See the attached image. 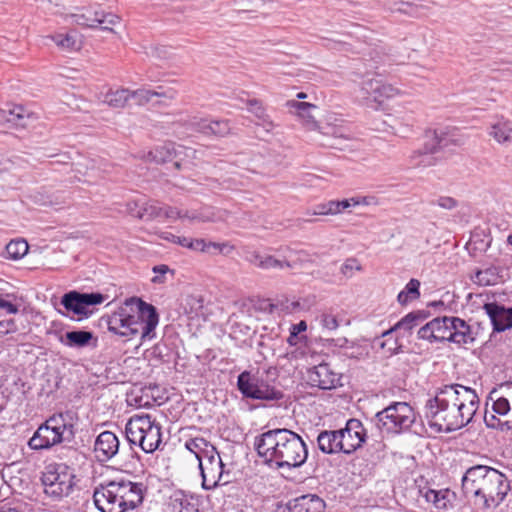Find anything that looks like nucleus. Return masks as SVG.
<instances>
[{"label": "nucleus", "instance_id": "obj_1", "mask_svg": "<svg viewBox=\"0 0 512 512\" xmlns=\"http://www.w3.org/2000/svg\"><path fill=\"white\" fill-rule=\"evenodd\" d=\"M475 390L461 384L438 388L424 406V416L438 432H452L468 425L479 408Z\"/></svg>", "mask_w": 512, "mask_h": 512}, {"label": "nucleus", "instance_id": "obj_2", "mask_svg": "<svg viewBox=\"0 0 512 512\" xmlns=\"http://www.w3.org/2000/svg\"><path fill=\"white\" fill-rule=\"evenodd\" d=\"M254 446L258 455L277 469L299 468L308 457V449L301 436L286 428L262 433L255 438Z\"/></svg>", "mask_w": 512, "mask_h": 512}, {"label": "nucleus", "instance_id": "obj_3", "mask_svg": "<svg viewBox=\"0 0 512 512\" xmlns=\"http://www.w3.org/2000/svg\"><path fill=\"white\" fill-rule=\"evenodd\" d=\"M462 489L466 497L473 499L482 510L498 507L510 490L507 477L498 470L476 465L466 470L462 477Z\"/></svg>", "mask_w": 512, "mask_h": 512}, {"label": "nucleus", "instance_id": "obj_4", "mask_svg": "<svg viewBox=\"0 0 512 512\" xmlns=\"http://www.w3.org/2000/svg\"><path fill=\"white\" fill-rule=\"evenodd\" d=\"M144 491L142 483L116 479L96 486L93 500L100 512H127L142 503Z\"/></svg>", "mask_w": 512, "mask_h": 512}, {"label": "nucleus", "instance_id": "obj_5", "mask_svg": "<svg viewBox=\"0 0 512 512\" xmlns=\"http://www.w3.org/2000/svg\"><path fill=\"white\" fill-rule=\"evenodd\" d=\"M120 310L127 316L128 326H130L128 331L132 332L133 336L141 334L142 341L155 337L159 317L153 305L140 298L132 297L124 302Z\"/></svg>", "mask_w": 512, "mask_h": 512}, {"label": "nucleus", "instance_id": "obj_6", "mask_svg": "<svg viewBox=\"0 0 512 512\" xmlns=\"http://www.w3.org/2000/svg\"><path fill=\"white\" fill-rule=\"evenodd\" d=\"M73 415L72 411H66L50 417L38 427L30 438L29 447L33 450H42L61 443L67 429L72 433L73 425L67 421L73 420Z\"/></svg>", "mask_w": 512, "mask_h": 512}, {"label": "nucleus", "instance_id": "obj_7", "mask_svg": "<svg viewBox=\"0 0 512 512\" xmlns=\"http://www.w3.org/2000/svg\"><path fill=\"white\" fill-rule=\"evenodd\" d=\"M376 425L390 434H399L407 431L415 422L416 416L413 408L406 402H393L379 411L376 416Z\"/></svg>", "mask_w": 512, "mask_h": 512}, {"label": "nucleus", "instance_id": "obj_8", "mask_svg": "<svg viewBox=\"0 0 512 512\" xmlns=\"http://www.w3.org/2000/svg\"><path fill=\"white\" fill-rule=\"evenodd\" d=\"M73 478V473L64 464L48 466L42 476L45 493L56 498L67 496L72 490Z\"/></svg>", "mask_w": 512, "mask_h": 512}, {"label": "nucleus", "instance_id": "obj_9", "mask_svg": "<svg viewBox=\"0 0 512 512\" xmlns=\"http://www.w3.org/2000/svg\"><path fill=\"white\" fill-rule=\"evenodd\" d=\"M400 94V90L391 84L376 78L364 79L359 86V97L367 105L378 107L386 100Z\"/></svg>", "mask_w": 512, "mask_h": 512}, {"label": "nucleus", "instance_id": "obj_10", "mask_svg": "<svg viewBox=\"0 0 512 512\" xmlns=\"http://www.w3.org/2000/svg\"><path fill=\"white\" fill-rule=\"evenodd\" d=\"M105 297L100 293H80L77 291H70L65 293L61 298V304L66 312L58 310L63 316H69V313L79 316L78 320L87 318L90 311L89 306L101 304Z\"/></svg>", "mask_w": 512, "mask_h": 512}, {"label": "nucleus", "instance_id": "obj_11", "mask_svg": "<svg viewBox=\"0 0 512 512\" xmlns=\"http://www.w3.org/2000/svg\"><path fill=\"white\" fill-rule=\"evenodd\" d=\"M237 386L244 397L258 400H275L281 398V392L265 381L253 376L248 371L238 376Z\"/></svg>", "mask_w": 512, "mask_h": 512}, {"label": "nucleus", "instance_id": "obj_12", "mask_svg": "<svg viewBox=\"0 0 512 512\" xmlns=\"http://www.w3.org/2000/svg\"><path fill=\"white\" fill-rule=\"evenodd\" d=\"M202 477V487L205 490H212L218 485H224L229 479L224 475V464L218 451L210 454L202 462L198 463Z\"/></svg>", "mask_w": 512, "mask_h": 512}, {"label": "nucleus", "instance_id": "obj_13", "mask_svg": "<svg viewBox=\"0 0 512 512\" xmlns=\"http://www.w3.org/2000/svg\"><path fill=\"white\" fill-rule=\"evenodd\" d=\"M341 442L343 443V453L351 454L362 446L366 438V430L362 422L358 419H349L345 428L340 429Z\"/></svg>", "mask_w": 512, "mask_h": 512}, {"label": "nucleus", "instance_id": "obj_14", "mask_svg": "<svg viewBox=\"0 0 512 512\" xmlns=\"http://www.w3.org/2000/svg\"><path fill=\"white\" fill-rule=\"evenodd\" d=\"M156 423L155 419L149 414L133 415L125 427L127 440L131 445H142L148 430L153 428Z\"/></svg>", "mask_w": 512, "mask_h": 512}, {"label": "nucleus", "instance_id": "obj_15", "mask_svg": "<svg viewBox=\"0 0 512 512\" xmlns=\"http://www.w3.org/2000/svg\"><path fill=\"white\" fill-rule=\"evenodd\" d=\"M450 317H437L418 330V337L429 342L448 341Z\"/></svg>", "mask_w": 512, "mask_h": 512}, {"label": "nucleus", "instance_id": "obj_16", "mask_svg": "<svg viewBox=\"0 0 512 512\" xmlns=\"http://www.w3.org/2000/svg\"><path fill=\"white\" fill-rule=\"evenodd\" d=\"M340 379V374L335 372L327 363L319 364L309 371L311 384L320 389H334L340 384Z\"/></svg>", "mask_w": 512, "mask_h": 512}, {"label": "nucleus", "instance_id": "obj_17", "mask_svg": "<svg viewBox=\"0 0 512 512\" xmlns=\"http://www.w3.org/2000/svg\"><path fill=\"white\" fill-rule=\"evenodd\" d=\"M119 450V440L110 431H104L98 435L94 444V453L98 461L106 462L114 457Z\"/></svg>", "mask_w": 512, "mask_h": 512}, {"label": "nucleus", "instance_id": "obj_18", "mask_svg": "<svg viewBox=\"0 0 512 512\" xmlns=\"http://www.w3.org/2000/svg\"><path fill=\"white\" fill-rule=\"evenodd\" d=\"M161 238L166 241L178 244L182 247L188 248L192 251L206 252L210 247L219 249L220 251H223L224 248L227 247L231 248L228 244H218L215 242L207 243L204 239H193L184 236H177L170 232H163L161 234Z\"/></svg>", "mask_w": 512, "mask_h": 512}, {"label": "nucleus", "instance_id": "obj_19", "mask_svg": "<svg viewBox=\"0 0 512 512\" xmlns=\"http://www.w3.org/2000/svg\"><path fill=\"white\" fill-rule=\"evenodd\" d=\"M189 126L204 135L226 136L230 133V125L227 120H212L192 117L189 120Z\"/></svg>", "mask_w": 512, "mask_h": 512}, {"label": "nucleus", "instance_id": "obj_20", "mask_svg": "<svg viewBox=\"0 0 512 512\" xmlns=\"http://www.w3.org/2000/svg\"><path fill=\"white\" fill-rule=\"evenodd\" d=\"M77 23L82 26H86L92 29H101L108 32H114L115 27H119L121 25V19L118 15L113 13H95V17L88 22V19L84 15L76 16Z\"/></svg>", "mask_w": 512, "mask_h": 512}, {"label": "nucleus", "instance_id": "obj_21", "mask_svg": "<svg viewBox=\"0 0 512 512\" xmlns=\"http://www.w3.org/2000/svg\"><path fill=\"white\" fill-rule=\"evenodd\" d=\"M484 309L495 331L502 332L512 327V307L507 309L495 303H488Z\"/></svg>", "mask_w": 512, "mask_h": 512}, {"label": "nucleus", "instance_id": "obj_22", "mask_svg": "<svg viewBox=\"0 0 512 512\" xmlns=\"http://www.w3.org/2000/svg\"><path fill=\"white\" fill-rule=\"evenodd\" d=\"M45 44L51 41L62 52L79 51L84 43L82 34H46L44 37Z\"/></svg>", "mask_w": 512, "mask_h": 512}, {"label": "nucleus", "instance_id": "obj_23", "mask_svg": "<svg viewBox=\"0 0 512 512\" xmlns=\"http://www.w3.org/2000/svg\"><path fill=\"white\" fill-rule=\"evenodd\" d=\"M448 341L459 345L472 343L474 337L470 326L461 318L450 317Z\"/></svg>", "mask_w": 512, "mask_h": 512}, {"label": "nucleus", "instance_id": "obj_24", "mask_svg": "<svg viewBox=\"0 0 512 512\" xmlns=\"http://www.w3.org/2000/svg\"><path fill=\"white\" fill-rule=\"evenodd\" d=\"M428 134V145L431 150L448 148L450 146H460L464 143L465 139L462 135L458 134L456 130L438 134L437 132H430Z\"/></svg>", "mask_w": 512, "mask_h": 512}, {"label": "nucleus", "instance_id": "obj_25", "mask_svg": "<svg viewBox=\"0 0 512 512\" xmlns=\"http://www.w3.org/2000/svg\"><path fill=\"white\" fill-rule=\"evenodd\" d=\"M290 512H324L325 502L314 494H307L289 503Z\"/></svg>", "mask_w": 512, "mask_h": 512}, {"label": "nucleus", "instance_id": "obj_26", "mask_svg": "<svg viewBox=\"0 0 512 512\" xmlns=\"http://www.w3.org/2000/svg\"><path fill=\"white\" fill-rule=\"evenodd\" d=\"M341 440L339 430L322 431L317 437L318 448L325 454L343 453Z\"/></svg>", "mask_w": 512, "mask_h": 512}, {"label": "nucleus", "instance_id": "obj_27", "mask_svg": "<svg viewBox=\"0 0 512 512\" xmlns=\"http://www.w3.org/2000/svg\"><path fill=\"white\" fill-rule=\"evenodd\" d=\"M421 493L426 502L431 503L439 510H447L451 507L455 497L454 493L449 489H427L425 492L421 491Z\"/></svg>", "mask_w": 512, "mask_h": 512}, {"label": "nucleus", "instance_id": "obj_28", "mask_svg": "<svg viewBox=\"0 0 512 512\" xmlns=\"http://www.w3.org/2000/svg\"><path fill=\"white\" fill-rule=\"evenodd\" d=\"M227 212L217 210L212 207H204L200 210L188 211L185 210L186 219L190 222H219L225 221L227 218Z\"/></svg>", "mask_w": 512, "mask_h": 512}, {"label": "nucleus", "instance_id": "obj_29", "mask_svg": "<svg viewBox=\"0 0 512 512\" xmlns=\"http://www.w3.org/2000/svg\"><path fill=\"white\" fill-rule=\"evenodd\" d=\"M173 512H199V500L192 494L177 491L171 497Z\"/></svg>", "mask_w": 512, "mask_h": 512}, {"label": "nucleus", "instance_id": "obj_30", "mask_svg": "<svg viewBox=\"0 0 512 512\" xmlns=\"http://www.w3.org/2000/svg\"><path fill=\"white\" fill-rule=\"evenodd\" d=\"M428 317V313L425 311H413L398 321L392 328L384 331L382 336H388L394 331L404 330L410 332L416 326L421 325Z\"/></svg>", "mask_w": 512, "mask_h": 512}, {"label": "nucleus", "instance_id": "obj_31", "mask_svg": "<svg viewBox=\"0 0 512 512\" xmlns=\"http://www.w3.org/2000/svg\"><path fill=\"white\" fill-rule=\"evenodd\" d=\"M248 261L258 268L269 270V269H283L284 267L291 268L289 260H279L272 255L261 254L253 252L248 256Z\"/></svg>", "mask_w": 512, "mask_h": 512}, {"label": "nucleus", "instance_id": "obj_32", "mask_svg": "<svg viewBox=\"0 0 512 512\" xmlns=\"http://www.w3.org/2000/svg\"><path fill=\"white\" fill-rule=\"evenodd\" d=\"M426 140L423 147L414 151L410 156V162L414 167H430L436 164L437 158L435 154L439 152V149L431 150L428 145V134H426Z\"/></svg>", "mask_w": 512, "mask_h": 512}, {"label": "nucleus", "instance_id": "obj_33", "mask_svg": "<svg viewBox=\"0 0 512 512\" xmlns=\"http://www.w3.org/2000/svg\"><path fill=\"white\" fill-rule=\"evenodd\" d=\"M185 448L195 455L198 463L217 451L216 448L203 437H195L186 440Z\"/></svg>", "mask_w": 512, "mask_h": 512}, {"label": "nucleus", "instance_id": "obj_34", "mask_svg": "<svg viewBox=\"0 0 512 512\" xmlns=\"http://www.w3.org/2000/svg\"><path fill=\"white\" fill-rule=\"evenodd\" d=\"M130 90L126 88L109 89L99 95V100L112 108H123L130 100Z\"/></svg>", "mask_w": 512, "mask_h": 512}, {"label": "nucleus", "instance_id": "obj_35", "mask_svg": "<svg viewBox=\"0 0 512 512\" xmlns=\"http://www.w3.org/2000/svg\"><path fill=\"white\" fill-rule=\"evenodd\" d=\"M93 339V333L84 330L68 331L59 338V341L71 348H82L88 346Z\"/></svg>", "mask_w": 512, "mask_h": 512}, {"label": "nucleus", "instance_id": "obj_36", "mask_svg": "<svg viewBox=\"0 0 512 512\" xmlns=\"http://www.w3.org/2000/svg\"><path fill=\"white\" fill-rule=\"evenodd\" d=\"M287 106L294 111V113L307 125H314L315 119L312 115V111L317 108L316 105L299 102L297 100H290L287 102Z\"/></svg>", "mask_w": 512, "mask_h": 512}, {"label": "nucleus", "instance_id": "obj_37", "mask_svg": "<svg viewBox=\"0 0 512 512\" xmlns=\"http://www.w3.org/2000/svg\"><path fill=\"white\" fill-rule=\"evenodd\" d=\"M109 331L124 337H132V332H129L127 316L122 313L120 308L114 312L108 320Z\"/></svg>", "mask_w": 512, "mask_h": 512}, {"label": "nucleus", "instance_id": "obj_38", "mask_svg": "<svg viewBox=\"0 0 512 512\" xmlns=\"http://www.w3.org/2000/svg\"><path fill=\"white\" fill-rule=\"evenodd\" d=\"M25 110L22 106H6L0 109V122L24 126Z\"/></svg>", "mask_w": 512, "mask_h": 512}, {"label": "nucleus", "instance_id": "obj_39", "mask_svg": "<svg viewBox=\"0 0 512 512\" xmlns=\"http://www.w3.org/2000/svg\"><path fill=\"white\" fill-rule=\"evenodd\" d=\"M174 154H176L175 145L172 143H165L149 151L145 158L147 161L159 164L172 159Z\"/></svg>", "mask_w": 512, "mask_h": 512}, {"label": "nucleus", "instance_id": "obj_40", "mask_svg": "<svg viewBox=\"0 0 512 512\" xmlns=\"http://www.w3.org/2000/svg\"><path fill=\"white\" fill-rule=\"evenodd\" d=\"M512 122L499 119L492 124L489 134L498 142L506 143L511 141Z\"/></svg>", "mask_w": 512, "mask_h": 512}, {"label": "nucleus", "instance_id": "obj_41", "mask_svg": "<svg viewBox=\"0 0 512 512\" xmlns=\"http://www.w3.org/2000/svg\"><path fill=\"white\" fill-rule=\"evenodd\" d=\"M161 425L157 422L153 428L148 430L143 444L138 445L145 453H152L158 449L162 441Z\"/></svg>", "mask_w": 512, "mask_h": 512}, {"label": "nucleus", "instance_id": "obj_42", "mask_svg": "<svg viewBox=\"0 0 512 512\" xmlns=\"http://www.w3.org/2000/svg\"><path fill=\"white\" fill-rule=\"evenodd\" d=\"M137 217L140 219H162L163 205L156 201L145 202L137 212Z\"/></svg>", "mask_w": 512, "mask_h": 512}, {"label": "nucleus", "instance_id": "obj_43", "mask_svg": "<svg viewBox=\"0 0 512 512\" xmlns=\"http://www.w3.org/2000/svg\"><path fill=\"white\" fill-rule=\"evenodd\" d=\"M5 250L8 259L19 260L28 253L29 246L24 239H16L11 240Z\"/></svg>", "mask_w": 512, "mask_h": 512}, {"label": "nucleus", "instance_id": "obj_44", "mask_svg": "<svg viewBox=\"0 0 512 512\" xmlns=\"http://www.w3.org/2000/svg\"><path fill=\"white\" fill-rule=\"evenodd\" d=\"M248 105L249 111L258 119L257 124L261 125L266 131H270L273 128V122L269 119L262 104L258 100L253 99L248 102Z\"/></svg>", "mask_w": 512, "mask_h": 512}, {"label": "nucleus", "instance_id": "obj_45", "mask_svg": "<svg viewBox=\"0 0 512 512\" xmlns=\"http://www.w3.org/2000/svg\"><path fill=\"white\" fill-rule=\"evenodd\" d=\"M420 282L417 279H411L405 288L398 294L397 300L401 305L407 304L409 301L417 299L420 296Z\"/></svg>", "mask_w": 512, "mask_h": 512}, {"label": "nucleus", "instance_id": "obj_46", "mask_svg": "<svg viewBox=\"0 0 512 512\" xmlns=\"http://www.w3.org/2000/svg\"><path fill=\"white\" fill-rule=\"evenodd\" d=\"M472 279L479 285L490 286L497 283L498 275L495 268H488L485 270H478Z\"/></svg>", "mask_w": 512, "mask_h": 512}, {"label": "nucleus", "instance_id": "obj_47", "mask_svg": "<svg viewBox=\"0 0 512 512\" xmlns=\"http://www.w3.org/2000/svg\"><path fill=\"white\" fill-rule=\"evenodd\" d=\"M329 343L330 345L344 349V354L349 357H357V355L361 354V352L354 351L355 349L359 350V347L354 342H350L345 337L331 339L329 340Z\"/></svg>", "mask_w": 512, "mask_h": 512}, {"label": "nucleus", "instance_id": "obj_48", "mask_svg": "<svg viewBox=\"0 0 512 512\" xmlns=\"http://www.w3.org/2000/svg\"><path fill=\"white\" fill-rule=\"evenodd\" d=\"M153 98L157 97L159 100L156 101L158 104H166L167 101H172L177 96V91L171 87L158 86L152 90Z\"/></svg>", "mask_w": 512, "mask_h": 512}, {"label": "nucleus", "instance_id": "obj_49", "mask_svg": "<svg viewBox=\"0 0 512 512\" xmlns=\"http://www.w3.org/2000/svg\"><path fill=\"white\" fill-rule=\"evenodd\" d=\"M338 205L339 214L356 206H367L370 204V200L367 197H352L349 199L336 200Z\"/></svg>", "mask_w": 512, "mask_h": 512}, {"label": "nucleus", "instance_id": "obj_50", "mask_svg": "<svg viewBox=\"0 0 512 512\" xmlns=\"http://www.w3.org/2000/svg\"><path fill=\"white\" fill-rule=\"evenodd\" d=\"M492 410L495 414L499 416L510 417V401L505 397H498L497 399H493Z\"/></svg>", "mask_w": 512, "mask_h": 512}, {"label": "nucleus", "instance_id": "obj_51", "mask_svg": "<svg viewBox=\"0 0 512 512\" xmlns=\"http://www.w3.org/2000/svg\"><path fill=\"white\" fill-rule=\"evenodd\" d=\"M338 205L336 200L318 204L313 208L312 215H337L339 214Z\"/></svg>", "mask_w": 512, "mask_h": 512}, {"label": "nucleus", "instance_id": "obj_52", "mask_svg": "<svg viewBox=\"0 0 512 512\" xmlns=\"http://www.w3.org/2000/svg\"><path fill=\"white\" fill-rule=\"evenodd\" d=\"M130 99L135 101L136 105L143 106L150 103L153 99L152 90L150 89H138L135 91H130Z\"/></svg>", "mask_w": 512, "mask_h": 512}, {"label": "nucleus", "instance_id": "obj_53", "mask_svg": "<svg viewBox=\"0 0 512 512\" xmlns=\"http://www.w3.org/2000/svg\"><path fill=\"white\" fill-rule=\"evenodd\" d=\"M361 265L354 258L347 259L341 266L340 271L346 278H351L354 275V271H360Z\"/></svg>", "mask_w": 512, "mask_h": 512}, {"label": "nucleus", "instance_id": "obj_54", "mask_svg": "<svg viewBox=\"0 0 512 512\" xmlns=\"http://www.w3.org/2000/svg\"><path fill=\"white\" fill-rule=\"evenodd\" d=\"M320 324L323 329L327 331H334L338 328L339 323L336 316L328 313H324L320 317Z\"/></svg>", "mask_w": 512, "mask_h": 512}, {"label": "nucleus", "instance_id": "obj_55", "mask_svg": "<svg viewBox=\"0 0 512 512\" xmlns=\"http://www.w3.org/2000/svg\"><path fill=\"white\" fill-rule=\"evenodd\" d=\"M162 219H170V220L186 219L185 211L179 210L174 207L163 205Z\"/></svg>", "mask_w": 512, "mask_h": 512}, {"label": "nucleus", "instance_id": "obj_56", "mask_svg": "<svg viewBox=\"0 0 512 512\" xmlns=\"http://www.w3.org/2000/svg\"><path fill=\"white\" fill-rule=\"evenodd\" d=\"M307 256V253L304 251H295L287 247L284 258L289 260L290 264L293 266L297 261H306Z\"/></svg>", "mask_w": 512, "mask_h": 512}, {"label": "nucleus", "instance_id": "obj_57", "mask_svg": "<svg viewBox=\"0 0 512 512\" xmlns=\"http://www.w3.org/2000/svg\"><path fill=\"white\" fill-rule=\"evenodd\" d=\"M484 421H485V424L490 428L500 429L502 431L507 430L506 425H503V421H501L500 419H497L494 414H489L488 411H486V413H485Z\"/></svg>", "mask_w": 512, "mask_h": 512}, {"label": "nucleus", "instance_id": "obj_58", "mask_svg": "<svg viewBox=\"0 0 512 512\" xmlns=\"http://www.w3.org/2000/svg\"><path fill=\"white\" fill-rule=\"evenodd\" d=\"M398 10L401 12H404V13L414 15V16L423 15L421 6H414L410 3H402L401 7H399Z\"/></svg>", "mask_w": 512, "mask_h": 512}, {"label": "nucleus", "instance_id": "obj_59", "mask_svg": "<svg viewBox=\"0 0 512 512\" xmlns=\"http://www.w3.org/2000/svg\"><path fill=\"white\" fill-rule=\"evenodd\" d=\"M17 330V326L14 320H3L0 321V335H6L9 333H14Z\"/></svg>", "mask_w": 512, "mask_h": 512}, {"label": "nucleus", "instance_id": "obj_60", "mask_svg": "<svg viewBox=\"0 0 512 512\" xmlns=\"http://www.w3.org/2000/svg\"><path fill=\"white\" fill-rule=\"evenodd\" d=\"M288 313H295L305 309V305L299 300L287 301L283 308Z\"/></svg>", "mask_w": 512, "mask_h": 512}, {"label": "nucleus", "instance_id": "obj_61", "mask_svg": "<svg viewBox=\"0 0 512 512\" xmlns=\"http://www.w3.org/2000/svg\"><path fill=\"white\" fill-rule=\"evenodd\" d=\"M0 309L6 311L7 314H16L18 312V307L12 302L0 297Z\"/></svg>", "mask_w": 512, "mask_h": 512}, {"label": "nucleus", "instance_id": "obj_62", "mask_svg": "<svg viewBox=\"0 0 512 512\" xmlns=\"http://www.w3.org/2000/svg\"><path fill=\"white\" fill-rule=\"evenodd\" d=\"M169 268L168 266L166 265H159V266H155L153 268V271L154 273H157V274H160V276L156 275L155 277H153L152 281L154 283H162L163 282V279H162V276L168 272Z\"/></svg>", "mask_w": 512, "mask_h": 512}, {"label": "nucleus", "instance_id": "obj_63", "mask_svg": "<svg viewBox=\"0 0 512 512\" xmlns=\"http://www.w3.org/2000/svg\"><path fill=\"white\" fill-rule=\"evenodd\" d=\"M438 205L440 207H443V208H446V209H451L453 207H455L456 205V202L454 199L450 198V197H446V198H441L438 200Z\"/></svg>", "mask_w": 512, "mask_h": 512}, {"label": "nucleus", "instance_id": "obj_64", "mask_svg": "<svg viewBox=\"0 0 512 512\" xmlns=\"http://www.w3.org/2000/svg\"><path fill=\"white\" fill-rule=\"evenodd\" d=\"M140 208L141 206L139 205L138 202L134 201L127 203V211L135 217H137V212L139 211Z\"/></svg>", "mask_w": 512, "mask_h": 512}]
</instances>
